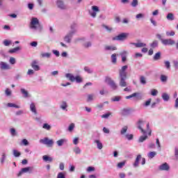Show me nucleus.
Segmentation results:
<instances>
[{"label":"nucleus","mask_w":178,"mask_h":178,"mask_svg":"<svg viewBox=\"0 0 178 178\" xmlns=\"http://www.w3.org/2000/svg\"><path fill=\"white\" fill-rule=\"evenodd\" d=\"M154 60H159L161 59V52L159 51L155 54L154 56L153 57Z\"/></svg>","instance_id":"79ce46f5"},{"label":"nucleus","mask_w":178,"mask_h":178,"mask_svg":"<svg viewBox=\"0 0 178 178\" xmlns=\"http://www.w3.org/2000/svg\"><path fill=\"white\" fill-rule=\"evenodd\" d=\"M170 170V166L168 163H164L159 166V170H162L165 172H168Z\"/></svg>","instance_id":"9d476101"},{"label":"nucleus","mask_w":178,"mask_h":178,"mask_svg":"<svg viewBox=\"0 0 178 178\" xmlns=\"http://www.w3.org/2000/svg\"><path fill=\"white\" fill-rule=\"evenodd\" d=\"M136 98V99H143V95L140 92H134L129 96L125 97L126 99H130L131 98Z\"/></svg>","instance_id":"0eeeda50"},{"label":"nucleus","mask_w":178,"mask_h":178,"mask_svg":"<svg viewBox=\"0 0 178 178\" xmlns=\"http://www.w3.org/2000/svg\"><path fill=\"white\" fill-rule=\"evenodd\" d=\"M42 129H44V130H47V131H49V130L52 129V127L48 123H44L42 124Z\"/></svg>","instance_id":"72a5a7b5"},{"label":"nucleus","mask_w":178,"mask_h":178,"mask_svg":"<svg viewBox=\"0 0 178 178\" xmlns=\"http://www.w3.org/2000/svg\"><path fill=\"white\" fill-rule=\"evenodd\" d=\"M51 56H52V54L51 53H48V52L42 53L40 54V58H46L47 59H49V58H51Z\"/></svg>","instance_id":"bb28decb"},{"label":"nucleus","mask_w":178,"mask_h":178,"mask_svg":"<svg viewBox=\"0 0 178 178\" xmlns=\"http://www.w3.org/2000/svg\"><path fill=\"white\" fill-rule=\"evenodd\" d=\"M131 45H134L136 48H144L147 47V44L143 42H131Z\"/></svg>","instance_id":"4468645a"},{"label":"nucleus","mask_w":178,"mask_h":178,"mask_svg":"<svg viewBox=\"0 0 178 178\" xmlns=\"http://www.w3.org/2000/svg\"><path fill=\"white\" fill-rule=\"evenodd\" d=\"M42 159H43L44 162H48L49 163H51V162H52V161H54V159H52V157H51L48 155H44L42 156Z\"/></svg>","instance_id":"412c9836"},{"label":"nucleus","mask_w":178,"mask_h":178,"mask_svg":"<svg viewBox=\"0 0 178 178\" xmlns=\"http://www.w3.org/2000/svg\"><path fill=\"white\" fill-rule=\"evenodd\" d=\"M93 99H94V95L92 94L88 95V99H87L88 102H91V101H93Z\"/></svg>","instance_id":"6e6d98bb"},{"label":"nucleus","mask_w":178,"mask_h":178,"mask_svg":"<svg viewBox=\"0 0 178 178\" xmlns=\"http://www.w3.org/2000/svg\"><path fill=\"white\" fill-rule=\"evenodd\" d=\"M40 143L42 144H44V145H47V147H52L54 145V140L49 139L48 138H44V139H41Z\"/></svg>","instance_id":"423d86ee"},{"label":"nucleus","mask_w":178,"mask_h":178,"mask_svg":"<svg viewBox=\"0 0 178 178\" xmlns=\"http://www.w3.org/2000/svg\"><path fill=\"white\" fill-rule=\"evenodd\" d=\"M140 159H141V154H138L136 156L135 162L134 163V168H138V165L140 164Z\"/></svg>","instance_id":"aec40b11"},{"label":"nucleus","mask_w":178,"mask_h":178,"mask_svg":"<svg viewBox=\"0 0 178 178\" xmlns=\"http://www.w3.org/2000/svg\"><path fill=\"white\" fill-rule=\"evenodd\" d=\"M118 58L116 57V54H113L111 55V62L112 63H116Z\"/></svg>","instance_id":"37998d69"},{"label":"nucleus","mask_w":178,"mask_h":178,"mask_svg":"<svg viewBox=\"0 0 178 178\" xmlns=\"http://www.w3.org/2000/svg\"><path fill=\"white\" fill-rule=\"evenodd\" d=\"M31 29L33 30H38L39 33L42 31V25L40 24V20L37 17H32L31 20Z\"/></svg>","instance_id":"f03ea898"},{"label":"nucleus","mask_w":178,"mask_h":178,"mask_svg":"<svg viewBox=\"0 0 178 178\" xmlns=\"http://www.w3.org/2000/svg\"><path fill=\"white\" fill-rule=\"evenodd\" d=\"M56 5L60 9H63L65 8V4L63 3V1H62V0H58L56 2Z\"/></svg>","instance_id":"7c9ffc66"},{"label":"nucleus","mask_w":178,"mask_h":178,"mask_svg":"<svg viewBox=\"0 0 178 178\" xmlns=\"http://www.w3.org/2000/svg\"><path fill=\"white\" fill-rule=\"evenodd\" d=\"M144 136H140L138 143H144V141H145V140H147V138H148V136H147L146 134H143Z\"/></svg>","instance_id":"473e14b6"},{"label":"nucleus","mask_w":178,"mask_h":178,"mask_svg":"<svg viewBox=\"0 0 178 178\" xmlns=\"http://www.w3.org/2000/svg\"><path fill=\"white\" fill-rule=\"evenodd\" d=\"M74 81H76V83H83V79L80 76H74Z\"/></svg>","instance_id":"864d4df0"},{"label":"nucleus","mask_w":178,"mask_h":178,"mask_svg":"<svg viewBox=\"0 0 178 178\" xmlns=\"http://www.w3.org/2000/svg\"><path fill=\"white\" fill-rule=\"evenodd\" d=\"M163 45H175V40L172 39H164L162 40Z\"/></svg>","instance_id":"f8f14e48"},{"label":"nucleus","mask_w":178,"mask_h":178,"mask_svg":"<svg viewBox=\"0 0 178 178\" xmlns=\"http://www.w3.org/2000/svg\"><path fill=\"white\" fill-rule=\"evenodd\" d=\"M73 152H74L76 155H80V154H81V149L76 146L73 148Z\"/></svg>","instance_id":"2f4dec72"},{"label":"nucleus","mask_w":178,"mask_h":178,"mask_svg":"<svg viewBox=\"0 0 178 178\" xmlns=\"http://www.w3.org/2000/svg\"><path fill=\"white\" fill-rule=\"evenodd\" d=\"M30 111L34 115H37V108H35V104H34V102L31 103V104H30Z\"/></svg>","instance_id":"a211bd4d"},{"label":"nucleus","mask_w":178,"mask_h":178,"mask_svg":"<svg viewBox=\"0 0 178 178\" xmlns=\"http://www.w3.org/2000/svg\"><path fill=\"white\" fill-rule=\"evenodd\" d=\"M174 155H175V161H178V147H175Z\"/></svg>","instance_id":"a18cd8bd"},{"label":"nucleus","mask_w":178,"mask_h":178,"mask_svg":"<svg viewBox=\"0 0 178 178\" xmlns=\"http://www.w3.org/2000/svg\"><path fill=\"white\" fill-rule=\"evenodd\" d=\"M140 84H143V85H145L147 84V80L145 79V77L144 76H140Z\"/></svg>","instance_id":"de8ad7c7"},{"label":"nucleus","mask_w":178,"mask_h":178,"mask_svg":"<svg viewBox=\"0 0 178 178\" xmlns=\"http://www.w3.org/2000/svg\"><path fill=\"white\" fill-rule=\"evenodd\" d=\"M173 65H174V67H175V70H178V61L174 60Z\"/></svg>","instance_id":"774afa93"},{"label":"nucleus","mask_w":178,"mask_h":178,"mask_svg":"<svg viewBox=\"0 0 178 178\" xmlns=\"http://www.w3.org/2000/svg\"><path fill=\"white\" fill-rule=\"evenodd\" d=\"M57 178H66L65 172H59L57 175Z\"/></svg>","instance_id":"69168bd1"},{"label":"nucleus","mask_w":178,"mask_h":178,"mask_svg":"<svg viewBox=\"0 0 178 178\" xmlns=\"http://www.w3.org/2000/svg\"><path fill=\"white\" fill-rule=\"evenodd\" d=\"M95 144H97V148L98 149H102L104 148V145H102V143L99 140H95L94 141Z\"/></svg>","instance_id":"393cba45"},{"label":"nucleus","mask_w":178,"mask_h":178,"mask_svg":"<svg viewBox=\"0 0 178 178\" xmlns=\"http://www.w3.org/2000/svg\"><path fill=\"white\" fill-rule=\"evenodd\" d=\"M67 102L63 101L60 105V108L62 109L63 111H67Z\"/></svg>","instance_id":"a878e982"},{"label":"nucleus","mask_w":178,"mask_h":178,"mask_svg":"<svg viewBox=\"0 0 178 178\" xmlns=\"http://www.w3.org/2000/svg\"><path fill=\"white\" fill-rule=\"evenodd\" d=\"M156 144L157 145L159 151H161V143L159 142V138L156 139Z\"/></svg>","instance_id":"680f3d73"},{"label":"nucleus","mask_w":178,"mask_h":178,"mask_svg":"<svg viewBox=\"0 0 178 178\" xmlns=\"http://www.w3.org/2000/svg\"><path fill=\"white\" fill-rule=\"evenodd\" d=\"M75 124L74 123H71L68 127V131L72 132L74 130Z\"/></svg>","instance_id":"8fccbe9b"},{"label":"nucleus","mask_w":178,"mask_h":178,"mask_svg":"<svg viewBox=\"0 0 178 178\" xmlns=\"http://www.w3.org/2000/svg\"><path fill=\"white\" fill-rule=\"evenodd\" d=\"M125 165L126 161H122L118 163L117 168H118V169H122V168H123V166H124Z\"/></svg>","instance_id":"09e8293b"},{"label":"nucleus","mask_w":178,"mask_h":178,"mask_svg":"<svg viewBox=\"0 0 178 178\" xmlns=\"http://www.w3.org/2000/svg\"><path fill=\"white\" fill-rule=\"evenodd\" d=\"M92 10L93 11H89V15L93 18L97 17V12H99V8L97 6H92Z\"/></svg>","instance_id":"6e6552de"},{"label":"nucleus","mask_w":178,"mask_h":178,"mask_svg":"<svg viewBox=\"0 0 178 178\" xmlns=\"http://www.w3.org/2000/svg\"><path fill=\"white\" fill-rule=\"evenodd\" d=\"M13 155H14V156H15V158H19V156H20V155H22V153H20V152H19L17 149H13Z\"/></svg>","instance_id":"ea45409f"},{"label":"nucleus","mask_w":178,"mask_h":178,"mask_svg":"<svg viewBox=\"0 0 178 178\" xmlns=\"http://www.w3.org/2000/svg\"><path fill=\"white\" fill-rule=\"evenodd\" d=\"M161 97H162L163 101H165V102H168V101H169V99L170 98L169 97V95L166 92L163 93Z\"/></svg>","instance_id":"e433bc0d"},{"label":"nucleus","mask_w":178,"mask_h":178,"mask_svg":"<svg viewBox=\"0 0 178 178\" xmlns=\"http://www.w3.org/2000/svg\"><path fill=\"white\" fill-rule=\"evenodd\" d=\"M9 62H10V65H15V63H16V58H15L13 57H10Z\"/></svg>","instance_id":"052dcab7"},{"label":"nucleus","mask_w":178,"mask_h":178,"mask_svg":"<svg viewBox=\"0 0 178 178\" xmlns=\"http://www.w3.org/2000/svg\"><path fill=\"white\" fill-rule=\"evenodd\" d=\"M127 76L120 75V87H127V82H126Z\"/></svg>","instance_id":"1a4fd4ad"},{"label":"nucleus","mask_w":178,"mask_h":178,"mask_svg":"<svg viewBox=\"0 0 178 178\" xmlns=\"http://www.w3.org/2000/svg\"><path fill=\"white\" fill-rule=\"evenodd\" d=\"M32 169L31 167H26L24 168H22L21 170L17 174V177H20L23 175V173H27L30 172V170Z\"/></svg>","instance_id":"9b49d317"},{"label":"nucleus","mask_w":178,"mask_h":178,"mask_svg":"<svg viewBox=\"0 0 178 178\" xmlns=\"http://www.w3.org/2000/svg\"><path fill=\"white\" fill-rule=\"evenodd\" d=\"M5 94L7 97H10L12 95V91L9 88H6L5 91Z\"/></svg>","instance_id":"4d7b16f0"},{"label":"nucleus","mask_w":178,"mask_h":178,"mask_svg":"<svg viewBox=\"0 0 178 178\" xmlns=\"http://www.w3.org/2000/svg\"><path fill=\"white\" fill-rule=\"evenodd\" d=\"M7 106L8 108H15L16 109H19L20 106L16 105L13 103H8Z\"/></svg>","instance_id":"a19ab883"},{"label":"nucleus","mask_w":178,"mask_h":178,"mask_svg":"<svg viewBox=\"0 0 178 178\" xmlns=\"http://www.w3.org/2000/svg\"><path fill=\"white\" fill-rule=\"evenodd\" d=\"M120 99H122V97H120V96H115V97L111 99V101L113 102H119V101H120Z\"/></svg>","instance_id":"c03bdc74"},{"label":"nucleus","mask_w":178,"mask_h":178,"mask_svg":"<svg viewBox=\"0 0 178 178\" xmlns=\"http://www.w3.org/2000/svg\"><path fill=\"white\" fill-rule=\"evenodd\" d=\"M3 45H5V47H9V45H10V44H12V41L8 40H4L3 41Z\"/></svg>","instance_id":"3c124183"},{"label":"nucleus","mask_w":178,"mask_h":178,"mask_svg":"<svg viewBox=\"0 0 178 178\" xmlns=\"http://www.w3.org/2000/svg\"><path fill=\"white\" fill-rule=\"evenodd\" d=\"M10 133L11 136H16V129H15V128H11L10 129Z\"/></svg>","instance_id":"0e129e2a"},{"label":"nucleus","mask_w":178,"mask_h":178,"mask_svg":"<svg viewBox=\"0 0 178 178\" xmlns=\"http://www.w3.org/2000/svg\"><path fill=\"white\" fill-rule=\"evenodd\" d=\"M129 129V127L127 126H124L123 127L121 130H120V134L121 136H124V134H126V133H127V129Z\"/></svg>","instance_id":"4c0bfd02"},{"label":"nucleus","mask_w":178,"mask_h":178,"mask_svg":"<svg viewBox=\"0 0 178 178\" xmlns=\"http://www.w3.org/2000/svg\"><path fill=\"white\" fill-rule=\"evenodd\" d=\"M105 51H116L118 47L114 45H107L104 47Z\"/></svg>","instance_id":"4be33fe9"},{"label":"nucleus","mask_w":178,"mask_h":178,"mask_svg":"<svg viewBox=\"0 0 178 178\" xmlns=\"http://www.w3.org/2000/svg\"><path fill=\"white\" fill-rule=\"evenodd\" d=\"M0 69L1 70H9V69H10V67L9 66V65H8V63L1 61L0 62Z\"/></svg>","instance_id":"ddd939ff"},{"label":"nucleus","mask_w":178,"mask_h":178,"mask_svg":"<svg viewBox=\"0 0 178 178\" xmlns=\"http://www.w3.org/2000/svg\"><path fill=\"white\" fill-rule=\"evenodd\" d=\"M166 19L168 22H173L175 20V14L173 13H168L166 15Z\"/></svg>","instance_id":"6ab92c4d"},{"label":"nucleus","mask_w":178,"mask_h":178,"mask_svg":"<svg viewBox=\"0 0 178 178\" xmlns=\"http://www.w3.org/2000/svg\"><path fill=\"white\" fill-rule=\"evenodd\" d=\"M160 80H161V83H166V81H168V76H166L165 74H161L160 76Z\"/></svg>","instance_id":"58836bf2"},{"label":"nucleus","mask_w":178,"mask_h":178,"mask_svg":"<svg viewBox=\"0 0 178 178\" xmlns=\"http://www.w3.org/2000/svg\"><path fill=\"white\" fill-rule=\"evenodd\" d=\"M6 157H7L6 153L3 152L1 154V157L0 158V163L1 165H3V163H5V161H6Z\"/></svg>","instance_id":"cd10ccee"},{"label":"nucleus","mask_w":178,"mask_h":178,"mask_svg":"<svg viewBox=\"0 0 178 178\" xmlns=\"http://www.w3.org/2000/svg\"><path fill=\"white\" fill-rule=\"evenodd\" d=\"M151 95H152L153 97H156V95H158V90L156 89H152L151 90Z\"/></svg>","instance_id":"13d9d810"},{"label":"nucleus","mask_w":178,"mask_h":178,"mask_svg":"<svg viewBox=\"0 0 178 178\" xmlns=\"http://www.w3.org/2000/svg\"><path fill=\"white\" fill-rule=\"evenodd\" d=\"M127 67V65H124L122 67L121 70H120V76H127V73L126 72Z\"/></svg>","instance_id":"f3484780"},{"label":"nucleus","mask_w":178,"mask_h":178,"mask_svg":"<svg viewBox=\"0 0 178 178\" xmlns=\"http://www.w3.org/2000/svg\"><path fill=\"white\" fill-rule=\"evenodd\" d=\"M155 156H156V152H149L147 154V157L149 158V159H152L155 158Z\"/></svg>","instance_id":"f704fd0d"},{"label":"nucleus","mask_w":178,"mask_h":178,"mask_svg":"<svg viewBox=\"0 0 178 178\" xmlns=\"http://www.w3.org/2000/svg\"><path fill=\"white\" fill-rule=\"evenodd\" d=\"M20 51V47H17L13 49H10L8 51V54H16V52Z\"/></svg>","instance_id":"c9c22d12"},{"label":"nucleus","mask_w":178,"mask_h":178,"mask_svg":"<svg viewBox=\"0 0 178 178\" xmlns=\"http://www.w3.org/2000/svg\"><path fill=\"white\" fill-rule=\"evenodd\" d=\"M84 70L85 72H86V73H88L89 74H92V73H94V71L88 67H85Z\"/></svg>","instance_id":"49530a36"},{"label":"nucleus","mask_w":178,"mask_h":178,"mask_svg":"<svg viewBox=\"0 0 178 178\" xmlns=\"http://www.w3.org/2000/svg\"><path fill=\"white\" fill-rule=\"evenodd\" d=\"M145 16V15L144 14L139 13V14L136 15V19H144Z\"/></svg>","instance_id":"e2e57ef3"},{"label":"nucleus","mask_w":178,"mask_h":178,"mask_svg":"<svg viewBox=\"0 0 178 178\" xmlns=\"http://www.w3.org/2000/svg\"><path fill=\"white\" fill-rule=\"evenodd\" d=\"M121 58H122V62L124 63L126 60H127V51H123L120 54Z\"/></svg>","instance_id":"dca6fc26"},{"label":"nucleus","mask_w":178,"mask_h":178,"mask_svg":"<svg viewBox=\"0 0 178 178\" xmlns=\"http://www.w3.org/2000/svg\"><path fill=\"white\" fill-rule=\"evenodd\" d=\"M20 92L21 94L23 95L24 98H30V97H31L30 95V94L29 93V91H27L26 89L24 88H21L20 89Z\"/></svg>","instance_id":"2eb2a0df"},{"label":"nucleus","mask_w":178,"mask_h":178,"mask_svg":"<svg viewBox=\"0 0 178 178\" xmlns=\"http://www.w3.org/2000/svg\"><path fill=\"white\" fill-rule=\"evenodd\" d=\"M131 5L133 8H136L138 6V0H133Z\"/></svg>","instance_id":"5fc2aeb1"},{"label":"nucleus","mask_w":178,"mask_h":178,"mask_svg":"<svg viewBox=\"0 0 178 178\" xmlns=\"http://www.w3.org/2000/svg\"><path fill=\"white\" fill-rule=\"evenodd\" d=\"M164 65L166 69H170V62L166 60L164 62Z\"/></svg>","instance_id":"338daca9"},{"label":"nucleus","mask_w":178,"mask_h":178,"mask_svg":"<svg viewBox=\"0 0 178 178\" xmlns=\"http://www.w3.org/2000/svg\"><path fill=\"white\" fill-rule=\"evenodd\" d=\"M125 137H126V138H127L129 141H130V140H133L134 136H133V134H126V135H125Z\"/></svg>","instance_id":"bf43d9fd"},{"label":"nucleus","mask_w":178,"mask_h":178,"mask_svg":"<svg viewBox=\"0 0 178 178\" xmlns=\"http://www.w3.org/2000/svg\"><path fill=\"white\" fill-rule=\"evenodd\" d=\"M31 66H32L33 69L34 70H35V72H38V70H40V69H41V68L40 67V66H38V65H37V62H35V61H33V62L32 63Z\"/></svg>","instance_id":"c756f323"},{"label":"nucleus","mask_w":178,"mask_h":178,"mask_svg":"<svg viewBox=\"0 0 178 178\" xmlns=\"http://www.w3.org/2000/svg\"><path fill=\"white\" fill-rule=\"evenodd\" d=\"M152 48H157L158 47V40H154L152 44H150Z\"/></svg>","instance_id":"603ef678"},{"label":"nucleus","mask_w":178,"mask_h":178,"mask_svg":"<svg viewBox=\"0 0 178 178\" xmlns=\"http://www.w3.org/2000/svg\"><path fill=\"white\" fill-rule=\"evenodd\" d=\"M70 31L64 37V41L65 42H67V44H70V42H72L73 35L77 33V24H72L70 26Z\"/></svg>","instance_id":"f257e3e1"},{"label":"nucleus","mask_w":178,"mask_h":178,"mask_svg":"<svg viewBox=\"0 0 178 178\" xmlns=\"http://www.w3.org/2000/svg\"><path fill=\"white\" fill-rule=\"evenodd\" d=\"M105 81L108 86H110L112 90H118V85H116V83H115V81H113L112 78L106 76L105 79Z\"/></svg>","instance_id":"20e7f679"},{"label":"nucleus","mask_w":178,"mask_h":178,"mask_svg":"<svg viewBox=\"0 0 178 178\" xmlns=\"http://www.w3.org/2000/svg\"><path fill=\"white\" fill-rule=\"evenodd\" d=\"M66 143H67V139H65V138H61L56 141V144L58 147H62V145H63V144Z\"/></svg>","instance_id":"5701e85b"},{"label":"nucleus","mask_w":178,"mask_h":178,"mask_svg":"<svg viewBox=\"0 0 178 178\" xmlns=\"http://www.w3.org/2000/svg\"><path fill=\"white\" fill-rule=\"evenodd\" d=\"M65 77H66V79H68V80H70V81H72V83L74 81L75 76L72 74H70V73L65 74Z\"/></svg>","instance_id":"c85d7f7f"},{"label":"nucleus","mask_w":178,"mask_h":178,"mask_svg":"<svg viewBox=\"0 0 178 178\" xmlns=\"http://www.w3.org/2000/svg\"><path fill=\"white\" fill-rule=\"evenodd\" d=\"M144 124H146V127H147V130H149V123L143 120H139L137 122V128L140 130V131H142L143 134H147V131L144 130V129H143V126H144Z\"/></svg>","instance_id":"7ed1b4c3"},{"label":"nucleus","mask_w":178,"mask_h":178,"mask_svg":"<svg viewBox=\"0 0 178 178\" xmlns=\"http://www.w3.org/2000/svg\"><path fill=\"white\" fill-rule=\"evenodd\" d=\"M121 115H122V116L130 115V108H122L121 110Z\"/></svg>","instance_id":"b1692460"},{"label":"nucleus","mask_w":178,"mask_h":178,"mask_svg":"<svg viewBox=\"0 0 178 178\" xmlns=\"http://www.w3.org/2000/svg\"><path fill=\"white\" fill-rule=\"evenodd\" d=\"M129 35V33H122L113 38V40H115V41H125V40H127Z\"/></svg>","instance_id":"39448f33"}]
</instances>
